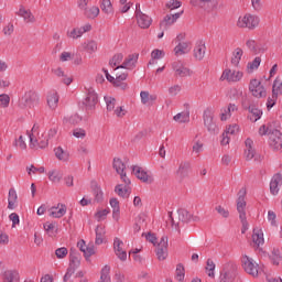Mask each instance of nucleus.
Masks as SVG:
<instances>
[{"mask_svg":"<svg viewBox=\"0 0 282 282\" xmlns=\"http://www.w3.org/2000/svg\"><path fill=\"white\" fill-rule=\"evenodd\" d=\"M239 267L234 261L224 264L218 282H235L239 274Z\"/></svg>","mask_w":282,"mask_h":282,"instance_id":"f257e3e1","label":"nucleus"},{"mask_svg":"<svg viewBox=\"0 0 282 282\" xmlns=\"http://www.w3.org/2000/svg\"><path fill=\"white\" fill-rule=\"evenodd\" d=\"M39 94L34 90H29L24 94L19 102L20 109H34L39 105Z\"/></svg>","mask_w":282,"mask_h":282,"instance_id":"f03ea898","label":"nucleus"},{"mask_svg":"<svg viewBox=\"0 0 282 282\" xmlns=\"http://www.w3.org/2000/svg\"><path fill=\"white\" fill-rule=\"evenodd\" d=\"M238 28H248L254 30L259 25V17L247 13L243 18L238 19Z\"/></svg>","mask_w":282,"mask_h":282,"instance_id":"7ed1b4c3","label":"nucleus"},{"mask_svg":"<svg viewBox=\"0 0 282 282\" xmlns=\"http://www.w3.org/2000/svg\"><path fill=\"white\" fill-rule=\"evenodd\" d=\"M242 268L247 274H251V276H259V264H257L252 258L248 256L242 257Z\"/></svg>","mask_w":282,"mask_h":282,"instance_id":"20e7f679","label":"nucleus"},{"mask_svg":"<svg viewBox=\"0 0 282 282\" xmlns=\"http://www.w3.org/2000/svg\"><path fill=\"white\" fill-rule=\"evenodd\" d=\"M135 8H137L135 18H137V23L139 28H142V30H147L151 28V23H153V20L151 19V17L142 13V11L140 10V3H137Z\"/></svg>","mask_w":282,"mask_h":282,"instance_id":"39448f33","label":"nucleus"},{"mask_svg":"<svg viewBox=\"0 0 282 282\" xmlns=\"http://www.w3.org/2000/svg\"><path fill=\"white\" fill-rule=\"evenodd\" d=\"M213 110L206 109L203 115L204 124L209 133H219V129L217 128V123L213 120Z\"/></svg>","mask_w":282,"mask_h":282,"instance_id":"423d86ee","label":"nucleus"},{"mask_svg":"<svg viewBox=\"0 0 282 282\" xmlns=\"http://www.w3.org/2000/svg\"><path fill=\"white\" fill-rule=\"evenodd\" d=\"M269 144L274 151L282 149V133L278 129L269 131Z\"/></svg>","mask_w":282,"mask_h":282,"instance_id":"0eeeda50","label":"nucleus"},{"mask_svg":"<svg viewBox=\"0 0 282 282\" xmlns=\"http://www.w3.org/2000/svg\"><path fill=\"white\" fill-rule=\"evenodd\" d=\"M169 256V237L162 236L160 242L156 246V257L159 261H164Z\"/></svg>","mask_w":282,"mask_h":282,"instance_id":"6e6552de","label":"nucleus"},{"mask_svg":"<svg viewBox=\"0 0 282 282\" xmlns=\"http://www.w3.org/2000/svg\"><path fill=\"white\" fill-rule=\"evenodd\" d=\"M249 90L251 91L252 96L254 98H265V87L261 85V83L258 79H251L249 84Z\"/></svg>","mask_w":282,"mask_h":282,"instance_id":"1a4fd4ad","label":"nucleus"},{"mask_svg":"<svg viewBox=\"0 0 282 282\" xmlns=\"http://www.w3.org/2000/svg\"><path fill=\"white\" fill-rule=\"evenodd\" d=\"M83 105L86 107V111H91V109H96V105H98V95L96 90L93 88L88 89L87 96L83 101Z\"/></svg>","mask_w":282,"mask_h":282,"instance_id":"9d476101","label":"nucleus"},{"mask_svg":"<svg viewBox=\"0 0 282 282\" xmlns=\"http://www.w3.org/2000/svg\"><path fill=\"white\" fill-rule=\"evenodd\" d=\"M243 78L242 72L231 70L230 68H227L223 72V75L220 77V80H227L228 83H239Z\"/></svg>","mask_w":282,"mask_h":282,"instance_id":"9b49d317","label":"nucleus"},{"mask_svg":"<svg viewBox=\"0 0 282 282\" xmlns=\"http://www.w3.org/2000/svg\"><path fill=\"white\" fill-rule=\"evenodd\" d=\"M189 173H191V162L182 161L176 171V175H177L180 182L186 180V177H188Z\"/></svg>","mask_w":282,"mask_h":282,"instance_id":"f8f14e48","label":"nucleus"},{"mask_svg":"<svg viewBox=\"0 0 282 282\" xmlns=\"http://www.w3.org/2000/svg\"><path fill=\"white\" fill-rule=\"evenodd\" d=\"M29 138L31 149H45L48 144L47 139H43L41 137L36 139V137H34V133H29Z\"/></svg>","mask_w":282,"mask_h":282,"instance_id":"ddd939ff","label":"nucleus"},{"mask_svg":"<svg viewBox=\"0 0 282 282\" xmlns=\"http://www.w3.org/2000/svg\"><path fill=\"white\" fill-rule=\"evenodd\" d=\"M138 56L140 55L130 54L121 65L117 66L116 69H133V67H135V63H138Z\"/></svg>","mask_w":282,"mask_h":282,"instance_id":"4468645a","label":"nucleus"},{"mask_svg":"<svg viewBox=\"0 0 282 282\" xmlns=\"http://www.w3.org/2000/svg\"><path fill=\"white\" fill-rule=\"evenodd\" d=\"M132 171H133L135 177H138V180H141V182H144L145 184L153 183V178L151 176H149V174L141 167L133 165Z\"/></svg>","mask_w":282,"mask_h":282,"instance_id":"2eb2a0df","label":"nucleus"},{"mask_svg":"<svg viewBox=\"0 0 282 282\" xmlns=\"http://www.w3.org/2000/svg\"><path fill=\"white\" fill-rule=\"evenodd\" d=\"M177 215H178V221H182V224H188V221H199V217L193 216L186 209H178Z\"/></svg>","mask_w":282,"mask_h":282,"instance_id":"dca6fc26","label":"nucleus"},{"mask_svg":"<svg viewBox=\"0 0 282 282\" xmlns=\"http://www.w3.org/2000/svg\"><path fill=\"white\" fill-rule=\"evenodd\" d=\"M204 56H206V44L204 41H198L194 47V58L204 61Z\"/></svg>","mask_w":282,"mask_h":282,"instance_id":"f3484780","label":"nucleus"},{"mask_svg":"<svg viewBox=\"0 0 282 282\" xmlns=\"http://www.w3.org/2000/svg\"><path fill=\"white\" fill-rule=\"evenodd\" d=\"M282 185V176L280 173L273 175L270 182V193L271 195H279V186Z\"/></svg>","mask_w":282,"mask_h":282,"instance_id":"a211bd4d","label":"nucleus"},{"mask_svg":"<svg viewBox=\"0 0 282 282\" xmlns=\"http://www.w3.org/2000/svg\"><path fill=\"white\" fill-rule=\"evenodd\" d=\"M245 144H246L245 158L248 162H250V160L254 159V155H257V151L254 150V148H252V144H254V141H252V139H247L245 141Z\"/></svg>","mask_w":282,"mask_h":282,"instance_id":"6ab92c4d","label":"nucleus"},{"mask_svg":"<svg viewBox=\"0 0 282 282\" xmlns=\"http://www.w3.org/2000/svg\"><path fill=\"white\" fill-rule=\"evenodd\" d=\"M122 240L115 238L113 248L118 259H120V261H127V251H122Z\"/></svg>","mask_w":282,"mask_h":282,"instance_id":"aec40b11","label":"nucleus"},{"mask_svg":"<svg viewBox=\"0 0 282 282\" xmlns=\"http://www.w3.org/2000/svg\"><path fill=\"white\" fill-rule=\"evenodd\" d=\"M77 247L79 248L80 252H84L85 259H89L93 254H96L94 247H87L85 240H80L77 242Z\"/></svg>","mask_w":282,"mask_h":282,"instance_id":"412c9836","label":"nucleus"},{"mask_svg":"<svg viewBox=\"0 0 282 282\" xmlns=\"http://www.w3.org/2000/svg\"><path fill=\"white\" fill-rule=\"evenodd\" d=\"M90 188H91L93 195L95 196V202H97V203L102 202L104 194H102V189L100 188V186H98V182L91 181Z\"/></svg>","mask_w":282,"mask_h":282,"instance_id":"4be33fe9","label":"nucleus"},{"mask_svg":"<svg viewBox=\"0 0 282 282\" xmlns=\"http://www.w3.org/2000/svg\"><path fill=\"white\" fill-rule=\"evenodd\" d=\"M246 188L242 187L239 192H238V199H237V210L238 212H242L246 210Z\"/></svg>","mask_w":282,"mask_h":282,"instance_id":"5701e85b","label":"nucleus"},{"mask_svg":"<svg viewBox=\"0 0 282 282\" xmlns=\"http://www.w3.org/2000/svg\"><path fill=\"white\" fill-rule=\"evenodd\" d=\"M69 264L75 265V268H80V253L76 248H70L69 250Z\"/></svg>","mask_w":282,"mask_h":282,"instance_id":"b1692460","label":"nucleus"},{"mask_svg":"<svg viewBox=\"0 0 282 282\" xmlns=\"http://www.w3.org/2000/svg\"><path fill=\"white\" fill-rule=\"evenodd\" d=\"M3 281L4 282H19L20 281L19 271H17V270L4 271Z\"/></svg>","mask_w":282,"mask_h":282,"instance_id":"393cba45","label":"nucleus"},{"mask_svg":"<svg viewBox=\"0 0 282 282\" xmlns=\"http://www.w3.org/2000/svg\"><path fill=\"white\" fill-rule=\"evenodd\" d=\"M18 17H23L24 21L28 23L34 22V15L32 14V11L26 10L25 7L20 6L19 11L17 12Z\"/></svg>","mask_w":282,"mask_h":282,"instance_id":"a878e982","label":"nucleus"},{"mask_svg":"<svg viewBox=\"0 0 282 282\" xmlns=\"http://www.w3.org/2000/svg\"><path fill=\"white\" fill-rule=\"evenodd\" d=\"M112 169H115L116 173H118V175H119L120 173H124V171H127V164H124L122 159L113 158Z\"/></svg>","mask_w":282,"mask_h":282,"instance_id":"bb28decb","label":"nucleus"},{"mask_svg":"<svg viewBox=\"0 0 282 282\" xmlns=\"http://www.w3.org/2000/svg\"><path fill=\"white\" fill-rule=\"evenodd\" d=\"M188 45H189L188 42L178 43L174 48L175 56H180L182 54H188V52H191V47H188Z\"/></svg>","mask_w":282,"mask_h":282,"instance_id":"cd10ccee","label":"nucleus"},{"mask_svg":"<svg viewBox=\"0 0 282 282\" xmlns=\"http://www.w3.org/2000/svg\"><path fill=\"white\" fill-rule=\"evenodd\" d=\"M110 206L112 208V217L118 221L120 219V202H118V198H110Z\"/></svg>","mask_w":282,"mask_h":282,"instance_id":"c85d7f7f","label":"nucleus"},{"mask_svg":"<svg viewBox=\"0 0 282 282\" xmlns=\"http://www.w3.org/2000/svg\"><path fill=\"white\" fill-rule=\"evenodd\" d=\"M115 193H117L119 197H123V199H127L129 195H131V189L129 188V186L119 184L115 187Z\"/></svg>","mask_w":282,"mask_h":282,"instance_id":"c756f323","label":"nucleus"},{"mask_svg":"<svg viewBox=\"0 0 282 282\" xmlns=\"http://www.w3.org/2000/svg\"><path fill=\"white\" fill-rule=\"evenodd\" d=\"M17 199H19V196L17 195V191L14 188L9 189V197H8V208L10 210H14Z\"/></svg>","mask_w":282,"mask_h":282,"instance_id":"7c9ffc66","label":"nucleus"},{"mask_svg":"<svg viewBox=\"0 0 282 282\" xmlns=\"http://www.w3.org/2000/svg\"><path fill=\"white\" fill-rule=\"evenodd\" d=\"M55 156L61 162H67L69 160V152L63 150L62 147H57L54 149Z\"/></svg>","mask_w":282,"mask_h":282,"instance_id":"2f4dec72","label":"nucleus"},{"mask_svg":"<svg viewBox=\"0 0 282 282\" xmlns=\"http://www.w3.org/2000/svg\"><path fill=\"white\" fill-rule=\"evenodd\" d=\"M67 213V206L61 205V208L58 207H52L51 208V217H54L55 219H61L65 214Z\"/></svg>","mask_w":282,"mask_h":282,"instance_id":"473e14b6","label":"nucleus"},{"mask_svg":"<svg viewBox=\"0 0 282 282\" xmlns=\"http://www.w3.org/2000/svg\"><path fill=\"white\" fill-rule=\"evenodd\" d=\"M96 232V239H95V243L96 246H101L104 239H105V235H106V230L105 227L102 226H97L95 229Z\"/></svg>","mask_w":282,"mask_h":282,"instance_id":"72a5a7b5","label":"nucleus"},{"mask_svg":"<svg viewBox=\"0 0 282 282\" xmlns=\"http://www.w3.org/2000/svg\"><path fill=\"white\" fill-rule=\"evenodd\" d=\"M242 106L245 109H248V111L250 113H252V116H254V122H257V120H261V116H263V111L259 110V108L254 107V106H246V102H242Z\"/></svg>","mask_w":282,"mask_h":282,"instance_id":"f704fd0d","label":"nucleus"},{"mask_svg":"<svg viewBox=\"0 0 282 282\" xmlns=\"http://www.w3.org/2000/svg\"><path fill=\"white\" fill-rule=\"evenodd\" d=\"M241 56H243V50L239 47L236 48L231 57V65H234V67H239V63H241Z\"/></svg>","mask_w":282,"mask_h":282,"instance_id":"c9c22d12","label":"nucleus"},{"mask_svg":"<svg viewBox=\"0 0 282 282\" xmlns=\"http://www.w3.org/2000/svg\"><path fill=\"white\" fill-rule=\"evenodd\" d=\"M47 105L51 109H56V107H58V93L53 91L48 94Z\"/></svg>","mask_w":282,"mask_h":282,"instance_id":"e433bc0d","label":"nucleus"},{"mask_svg":"<svg viewBox=\"0 0 282 282\" xmlns=\"http://www.w3.org/2000/svg\"><path fill=\"white\" fill-rule=\"evenodd\" d=\"M63 122L65 124H72L73 127H75V124H79V122H83V117H80L78 113H75L70 117H65Z\"/></svg>","mask_w":282,"mask_h":282,"instance_id":"4c0bfd02","label":"nucleus"},{"mask_svg":"<svg viewBox=\"0 0 282 282\" xmlns=\"http://www.w3.org/2000/svg\"><path fill=\"white\" fill-rule=\"evenodd\" d=\"M252 241L253 243H256V246H263L264 243V239H263V232L257 230V229H253V235H252Z\"/></svg>","mask_w":282,"mask_h":282,"instance_id":"58836bf2","label":"nucleus"},{"mask_svg":"<svg viewBox=\"0 0 282 282\" xmlns=\"http://www.w3.org/2000/svg\"><path fill=\"white\" fill-rule=\"evenodd\" d=\"M48 180H50V182H53L54 184H58V182H61V180H63V173H61L59 171L53 170V171L48 172Z\"/></svg>","mask_w":282,"mask_h":282,"instance_id":"ea45409f","label":"nucleus"},{"mask_svg":"<svg viewBox=\"0 0 282 282\" xmlns=\"http://www.w3.org/2000/svg\"><path fill=\"white\" fill-rule=\"evenodd\" d=\"M109 272H111V267L106 264L101 269V275H100V281L99 282H111V276L109 275Z\"/></svg>","mask_w":282,"mask_h":282,"instance_id":"a19ab883","label":"nucleus"},{"mask_svg":"<svg viewBox=\"0 0 282 282\" xmlns=\"http://www.w3.org/2000/svg\"><path fill=\"white\" fill-rule=\"evenodd\" d=\"M272 94H273V98H278L279 94H282L281 79L275 78V80L273 82Z\"/></svg>","mask_w":282,"mask_h":282,"instance_id":"79ce46f5","label":"nucleus"},{"mask_svg":"<svg viewBox=\"0 0 282 282\" xmlns=\"http://www.w3.org/2000/svg\"><path fill=\"white\" fill-rule=\"evenodd\" d=\"M175 21L173 20L171 14L164 17L163 21L160 23V30H169L170 25H173Z\"/></svg>","mask_w":282,"mask_h":282,"instance_id":"37998d69","label":"nucleus"},{"mask_svg":"<svg viewBox=\"0 0 282 282\" xmlns=\"http://www.w3.org/2000/svg\"><path fill=\"white\" fill-rule=\"evenodd\" d=\"M84 14L87 19H96L100 14V9L98 7H91L90 9H85Z\"/></svg>","mask_w":282,"mask_h":282,"instance_id":"c03bdc74","label":"nucleus"},{"mask_svg":"<svg viewBox=\"0 0 282 282\" xmlns=\"http://www.w3.org/2000/svg\"><path fill=\"white\" fill-rule=\"evenodd\" d=\"M100 9L106 14H111V12H113V6L111 4V0H102L100 4Z\"/></svg>","mask_w":282,"mask_h":282,"instance_id":"a18cd8bd","label":"nucleus"},{"mask_svg":"<svg viewBox=\"0 0 282 282\" xmlns=\"http://www.w3.org/2000/svg\"><path fill=\"white\" fill-rule=\"evenodd\" d=\"M123 58H124V55H122V53H118L113 55V57L109 61L110 67H118V65L122 63Z\"/></svg>","mask_w":282,"mask_h":282,"instance_id":"49530a36","label":"nucleus"},{"mask_svg":"<svg viewBox=\"0 0 282 282\" xmlns=\"http://www.w3.org/2000/svg\"><path fill=\"white\" fill-rule=\"evenodd\" d=\"M175 122H188L191 120V113L189 112H180L176 116H174Z\"/></svg>","mask_w":282,"mask_h":282,"instance_id":"de8ad7c7","label":"nucleus"},{"mask_svg":"<svg viewBox=\"0 0 282 282\" xmlns=\"http://www.w3.org/2000/svg\"><path fill=\"white\" fill-rule=\"evenodd\" d=\"M84 50H86L88 54H94V52L98 50V43H96V41H89L84 44Z\"/></svg>","mask_w":282,"mask_h":282,"instance_id":"09e8293b","label":"nucleus"},{"mask_svg":"<svg viewBox=\"0 0 282 282\" xmlns=\"http://www.w3.org/2000/svg\"><path fill=\"white\" fill-rule=\"evenodd\" d=\"M259 65H261V57H256L252 62H249L247 65L248 72H254V69H259Z\"/></svg>","mask_w":282,"mask_h":282,"instance_id":"8fccbe9b","label":"nucleus"},{"mask_svg":"<svg viewBox=\"0 0 282 282\" xmlns=\"http://www.w3.org/2000/svg\"><path fill=\"white\" fill-rule=\"evenodd\" d=\"M206 264H207L206 270L208 271V276H210L212 279H215V262L208 259Z\"/></svg>","mask_w":282,"mask_h":282,"instance_id":"3c124183","label":"nucleus"},{"mask_svg":"<svg viewBox=\"0 0 282 282\" xmlns=\"http://www.w3.org/2000/svg\"><path fill=\"white\" fill-rule=\"evenodd\" d=\"M185 272H184V264L180 263L176 267V280L182 282L184 281Z\"/></svg>","mask_w":282,"mask_h":282,"instance_id":"603ef678","label":"nucleus"},{"mask_svg":"<svg viewBox=\"0 0 282 282\" xmlns=\"http://www.w3.org/2000/svg\"><path fill=\"white\" fill-rule=\"evenodd\" d=\"M105 101L107 105V111H113V109H116V98L105 97Z\"/></svg>","mask_w":282,"mask_h":282,"instance_id":"864d4df0","label":"nucleus"},{"mask_svg":"<svg viewBox=\"0 0 282 282\" xmlns=\"http://www.w3.org/2000/svg\"><path fill=\"white\" fill-rule=\"evenodd\" d=\"M246 45H247L248 50H250V52H252V54H258L259 48L257 47V41L248 40L246 42Z\"/></svg>","mask_w":282,"mask_h":282,"instance_id":"5fc2aeb1","label":"nucleus"},{"mask_svg":"<svg viewBox=\"0 0 282 282\" xmlns=\"http://www.w3.org/2000/svg\"><path fill=\"white\" fill-rule=\"evenodd\" d=\"M68 250L65 247H61L58 249L55 250V256L57 257V259H65L68 254Z\"/></svg>","mask_w":282,"mask_h":282,"instance_id":"6e6d98bb","label":"nucleus"},{"mask_svg":"<svg viewBox=\"0 0 282 282\" xmlns=\"http://www.w3.org/2000/svg\"><path fill=\"white\" fill-rule=\"evenodd\" d=\"M73 135L75 138H79L80 140H84V138L87 135V132L85 131V129L83 128H76L74 131H73Z\"/></svg>","mask_w":282,"mask_h":282,"instance_id":"4d7b16f0","label":"nucleus"},{"mask_svg":"<svg viewBox=\"0 0 282 282\" xmlns=\"http://www.w3.org/2000/svg\"><path fill=\"white\" fill-rule=\"evenodd\" d=\"M70 39H80L83 36V29H73L70 33H67Z\"/></svg>","mask_w":282,"mask_h":282,"instance_id":"13d9d810","label":"nucleus"},{"mask_svg":"<svg viewBox=\"0 0 282 282\" xmlns=\"http://www.w3.org/2000/svg\"><path fill=\"white\" fill-rule=\"evenodd\" d=\"M192 149H193L194 153L199 154V153H202V151H204V143L202 141L197 140L194 142V145Z\"/></svg>","mask_w":282,"mask_h":282,"instance_id":"bf43d9fd","label":"nucleus"},{"mask_svg":"<svg viewBox=\"0 0 282 282\" xmlns=\"http://www.w3.org/2000/svg\"><path fill=\"white\" fill-rule=\"evenodd\" d=\"M216 210L225 219H228V217H230V212H228V209L224 208L221 205L216 206Z\"/></svg>","mask_w":282,"mask_h":282,"instance_id":"052dcab7","label":"nucleus"},{"mask_svg":"<svg viewBox=\"0 0 282 282\" xmlns=\"http://www.w3.org/2000/svg\"><path fill=\"white\" fill-rule=\"evenodd\" d=\"M166 8H169V10H177V8H182V2L178 0H171L166 4Z\"/></svg>","mask_w":282,"mask_h":282,"instance_id":"680f3d73","label":"nucleus"},{"mask_svg":"<svg viewBox=\"0 0 282 282\" xmlns=\"http://www.w3.org/2000/svg\"><path fill=\"white\" fill-rule=\"evenodd\" d=\"M176 76H180L181 78H185V76H191V69L186 67H182L178 70L175 72Z\"/></svg>","mask_w":282,"mask_h":282,"instance_id":"e2e57ef3","label":"nucleus"},{"mask_svg":"<svg viewBox=\"0 0 282 282\" xmlns=\"http://www.w3.org/2000/svg\"><path fill=\"white\" fill-rule=\"evenodd\" d=\"M15 147H19L22 151H25L28 149V144H25V140H23V135H20L18 140L14 142Z\"/></svg>","mask_w":282,"mask_h":282,"instance_id":"0e129e2a","label":"nucleus"},{"mask_svg":"<svg viewBox=\"0 0 282 282\" xmlns=\"http://www.w3.org/2000/svg\"><path fill=\"white\" fill-rule=\"evenodd\" d=\"M151 56H152L153 61H160V58H164V51L156 48V50L152 51Z\"/></svg>","mask_w":282,"mask_h":282,"instance_id":"69168bd1","label":"nucleus"},{"mask_svg":"<svg viewBox=\"0 0 282 282\" xmlns=\"http://www.w3.org/2000/svg\"><path fill=\"white\" fill-rule=\"evenodd\" d=\"M0 104L1 107H9L10 106V96L2 94L0 95Z\"/></svg>","mask_w":282,"mask_h":282,"instance_id":"338daca9","label":"nucleus"},{"mask_svg":"<svg viewBox=\"0 0 282 282\" xmlns=\"http://www.w3.org/2000/svg\"><path fill=\"white\" fill-rule=\"evenodd\" d=\"M180 91H182V86H180V85H174V86L169 88L170 96H177V94Z\"/></svg>","mask_w":282,"mask_h":282,"instance_id":"774afa93","label":"nucleus"}]
</instances>
